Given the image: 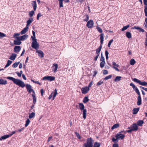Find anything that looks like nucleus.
I'll return each mask as SVG.
<instances>
[{
	"label": "nucleus",
	"mask_w": 147,
	"mask_h": 147,
	"mask_svg": "<svg viewBox=\"0 0 147 147\" xmlns=\"http://www.w3.org/2000/svg\"><path fill=\"white\" fill-rule=\"evenodd\" d=\"M6 78L12 81L14 84L19 86L20 87L23 88L26 86L27 90L29 93H30L32 92L33 93L35 94L34 91L32 88V87L30 85L27 84L25 85L24 82L18 79H15L12 77L9 76L7 77Z\"/></svg>",
	"instance_id": "obj_1"
},
{
	"label": "nucleus",
	"mask_w": 147,
	"mask_h": 147,
	"mask_svg": "<svg viewBox=\"0 0 147 147\" xmlns=\"http://www.w3.org/2000/svg\"><path fill=\"white\" fill-rule=\"evenodd\" d=\"M32 33L33 36H32L31 37L32 40L31 46L34 49H36L38 47V44L37 42V39H36L35 33V32L32 31Z\"/></svg>",
	"instance_id": "obj_2"
},
{
	"label": "nucleus",
	"mask_w": 147,
	"mask_h": 147,
	"mask_svg": "<svg viewBox=\"0 0 147 147\" xmlns=\"http://www.w3.org/2000/svg\"><path fill=\"white\" fill-rule=\"evenodd\" d=\"M125 137V135L124 134H122L121 133L119 132L115 136V137L116 138H113L112 139V140L113 142L116 143L118 142V140L123 139Z\"/></svg>",
	"instance_id": "obj_3"
},
{
	"label": "nucleus",
	"mask_w": 147,
	"mask_h": 147,
	"mask_svg": "<svg viewBox=\"0 0 147 147\" xmlns=\"http://www.w3.org/2000/svg\"><path fill=\"white\" fill-rule=\"evenodd\" d=\"M104 36V34H101L100 35V45L98 48L96 49V53L97 55L99 54V53L101 50L102 47V44L103 43Z\"/></svg>",
	"instance_id": "obj_4"
},
{
	"label": "nucleus",
	"mask_w": 147,
	"mask_h": 147,
	"mask_svg": "<svg viewBox=\"0 0 147 147\" xmlns=\"http://www.w3.org/2000/svg\"><path fill=\"white\" fill-rule=\"evenodd\" d=\"M93 140L92 138H87L86 142L84 144L83 147H93Z\"/></svg>",
	"instance_id": "obj_5"
},
{
	"label": "nucleus",
	"mask_w": 147,
	"mask_h": 147,
	"mask_svg": "<svg viewBox=\"0 0 147 147\" xmlns=\"http://www.w3.org/2000/svg\"><path fill=\"white\" fill-rule=\"evenodd\" d=\"M133 80L135 82L138 83L140 85L143 86H146L147 85V82H142L136 78H134Z\"/></svg>",
	"instance_id": "obj_6"
},
{
	"label": "nucleus",
	"mask_w": 147,
	"mask_h": 147,
	"mask_svg": "<svg viewBox=\"0 0 147 147\" xmlns=\"http://www.w3.org/2000/svg\"><path fill=\"white\" fill-rule=\"evenodd\" d=\"M39 45L38 44V48L36 49H35L36 51V53H38V55L39 57H40L41 58H42L44 57V53L41 50H38V49L39 48Z\"/></svg>",
	"instance_id": "obj_7"
},
{
	"label": "nucleus",
	"mask_w": 147,
	"mask_h": 147,
	"mask_svg": "<svg viewBox=\"0 0 147 147\" xmlns=\"http://www.w3.org/2000/svg\"><path fill=\"white\" fill-rule=\"evenodd\" d=\"M138 96L137 98L138 101L137 102V105H140L141 104V98L140 92L138 90L136 92Z\"/></svg>",
	"instance_id": "obj_8"
},
{
	"label": "nucleus",
	"mask_w": 147,
	"mask_h": 147,
	"mask_svg": "<svg viewBox=\"0 0 147 147\" xmlns=\"http://www.w3.org/2000/svg\"><path fill=\"white\" fill-rule=\"evenodd\" d=\"M45 80L50 81H51L55 80V77L51 76H45L43 78L42 80Z\"/></svg>",
	"instance_id": "obj_9"
},
{
	"label": "nucleus",
	"mask_w": 147,
	"mask_h": 147,
	"mask_svg": "<svg viewBox=\"0 0 147 147\" xmlns=\"http://www.w3.org/2000/svg\"><path fill=\"white\" fill-rule=\"evenodd\" d=\"M94 24L93 21L90 20L87 22L86 26L88 28H91L93 27Z\"/></svg>",
	"instance_id": "obj_10"
},
{
	"label": "nucleus",
	"mask_w": 147,
	"mask_h": 147,
	"mask_svg": "<svg viewBox=\"0 0 147 147\" xmlns=\"http://www.w3.org/2000/svg\"><path fill=\"white\" fill-rule=\"evenodd\" d=\"M89 90L90 89L87 86H85L82 88L81 90L83 94H86L88 92Z\"/></svg>",
	"instance_id": "obj_11"
},
{
	"label": "nucleus",
	"mask_w": 147,
	"mask_h": 147,
	"mask_svg": "<svg viewBox=\"0 0 147 147\" xmlns=\"http://www.w3.org/2000/svg\"><path fill=\"white\" fill-rule=\"evenodd\" d=\"M28 36L26 34H25L20 37H17L16 38L18 40L23 41L28 37Z\"/></svg>",
	"instance_id": "obj_12"
},
{
	"label": "nucleus",
	"mask_w": 147,
	"mask_h": 147,
	"mask_svg": "<svg viewBox=\"0 0 147 147\" xmlns=\"http://www.w3.org/2000/svg\"><path fill=\"white\" fill-rule=\"evenodd\" d=\"M145 6L144 7V11L145 16H147V0H143Z\"/></svg>",
	"instance_id": "obj_13"
},
{
	"label": "nucleus",
	"mask_w": 147,
	"mask_h": 147,
	"mask_svg": "<svg viewBox=\"0 0 147 147\" xmlns=\"http://www.w3.org/2000/svg\"><path fill=\"white\" fill-rule=\"evenodd\" d=\"M21 49V47L20 46H16L14 49V52L18 53H19Z\"/></svg>",
	"instance_id": "obj_14"
},
{
	"label": "nucleus",
	"mask_w": 147,
	"mask_h": 147,
	"mask_svg": "<svg viewBox=\"0 0 147 147\" xmlns=\"http://www.w3.org/2000/svg\"><path fill=\"white\" fill-rule=\"evenodd\" d=\"M53 69L52 71L54 73L56 72L57 70L58 67V65L57 64L54 63L53 65Z\"/></svg>",
	"instance_id": "obj_15"
},
{
	"label": "nucleus",
	"mask_w": 147,
	"mask_h": 147,
	"mask_svg": "<svg viewBox=\"0 0 147 147\" xmlns=\"http://www.w3.org/2000/svg\"><path fill=\"white\" fill-rule=\"evenodd\" d=\"M133 131H136L138 129V127L136 123H133L132 125V128Z\"/></svg>",
	"instance_id": "obj_16"
},
{
	"label": "nucleus",
	"mask_w": 147,
	"mask_h": 147,
	"mask_svg": "<svg viewBox=\"0 0 147 147\" xmlns=\"http://www.w3.org/2000/svg\"><path fill=\"white\" fill-rule=\"evenodd\" d=\"M28 27L26 26L21 32L20 33L21 34H25L28 30Z\"/></svg>",
	"instance_id": "obj_17"
},
{
	"label": "nucleus",
	"mask_w": 147,
	"mask_h": 147,
	"mask_svg": "<svg viewBox=\"0 0 147 147\" xmlns=\"http://www.w3.org/2000/svg\"><path fill=\"white\" fill-rule=\"evenodd\" d=\"M7 83V81L3 79H0V84L2 85H5Z\"/></svg>",
	"instance_id": "obj_18"
},
{
	"label": "nucleus",
	"mask_w": 147,
	"mask_h": 147,
	"mask_svg": "<svg viewBox=\"0 0 147 147\" xmlns=\"http://www.w3.org/2000/svg\"><path fill=\"white\" fill-rule=\"evenodd\" d=\"M130 85L132 87L133 89L134 90L135 92L139 90L137 87L133 83H131L130 84Z\"/></svg>",
	"instance_id": "obj_19"
},
{
	"label": "nucleus",
	"mask_w": 147,
	"mask_h": 147,
	"mask_svg": "<svg viewBox=\"0 0 147 147\" xmlns=\"http://www.w3.org/2000/svg\"><path fill=\"white\" fill-rule=\"evenodd\" d=\"M32 6L33 7L34 10L36 11L37 7V4L36 1H33L32 3Z\"/></svg>",
	"instance_id": "obj_20"
},
{
	"label": "nucleus",
	"mask_w": 147,
	"mask_h": 147,
	"mask_svg": "<svg viewBox=\"0 0 147 147\" xmlns=\"http://www.w3.org/2000/svg\"><path fill=\"white\" fill-rule=\"evenodd\" d=\"M83 112V117L84 119H85L86 118V116L87 114V110L86 109L82 110Z\"/></svg>",
	"instance_id": "obj_21"
},
{
	"label": "nucleus",
	"mask_w": 147,
	"mask_h": 147,
	"mask_svg": "<svg viewBox=\"0 0 147 147\" xmlns=\"http://www.w3.org/2000/svg\"><path fill=\"white\" fill-rule=\"evenodd\" d=\"M33 19L32 18H30L29 20L27 21V24L26 26L28 27L29 25L32 22Z\"/></svg>",
	"instance_id": "obj_22"
},
{
	"label": "nucleus",
	"mask_w": 147,
	"mask_h": 147,
	"mask_svg": "<svg viewBox=\"0 0 147 147\" xmlns=\"http://www.w3.org/2000/svg\"><path fill=\"white\" fill-rule=\"evenodd\" d=\"M79 107L81 111H82L84 109H85V107L83 103H79Z\"/></svg>",
	"instance_id": "obj_23"
},
{
	"label": "nucleus",
	"mask_w": 147,
	"mask_h": 147,
	"mask_svg": "<svg viewBox=\"0 0 147 147\" xmlns=\"http://www.w3.org/2000/svg\"><path fill=\"white\" fill-rule=\"evenodd\" d=\"M32 97L33 99V103L34 104H35L36 102V96L35 95V94H32Z\"/></svg>",
	"instance_id": "obj_24"
},
{
	"label": "nucleus",
	"mask_w": 147,
	"mask_h": 147,
	"mask_svg": "<svg viewBox=\"0 0 147 147\" xmlns=\"http://www.w3.org/2000/svg\"><path fill=\"white\" fill-rule=\"evenodd\" d=\"M16 56V54L14 53H12V55L10 56L9 59L12 60H14L15 59Z\"/></svg>",
	"instance_id": "obj_25"
},
{
	"label": "nucleus",
	"mask_w": 147,
	"mask_h": 147,
	"mask_svg": "<svg viewBox=\"0 0 147 147\" xmlns=\"http://www.w3.org/2000/svg\"><path fill=\"white\" fill-rule=\"evenodd\" d=\"M139 108H138L134 109L133 110V113L134 114H136L139 110Z\"/></svg>",
	"instance_id": "obj_26"
},
{
	"label": "nucleus",
	"mask_w": 147,
	"mask_h": 147,
	"mask_svg": "<svg viewBox=\"0 0 147 147\" xmlns=\"http://www.w3.org/2000/svg\"><path fill=\"white\" fill-rule=\"evenodd\" d=\"M144 123V121L142 120H139L137 122V125L139 126H142Z\"/></svg>",
	"instance_id": "obj_27"
},
{
	"label": "nucleus",
	"mask_w": 147,
	"mask_h": 147,
	"mask_svg": "<svg viewBox=\"0 0 147 147\" xmlns=\"http://www.w3.org/2000/svg\"><path fill=\"white\" fill-rule=\"evenodd\" d=\"M20 40H14V44L15 45H20L21 43Z\"/></svg>",
	"instance_id": "obj_28"
},
{
	"label": "nucleus",
	"mask_w": 147,
	"mask_h": 147,
	"mask_svg": "<svg viewBox=\"0 0 147 147\" xmlns=\"http://www.w3.org/2000/svg\"><path fill=\"white\" fill-rule=\"evenodd\" d=\"M35 113L34 112H32L31 113L29 114V118L31 119L34 118L35 117Z\"/></svg>",
	"instance_id": "obj_29"
},
{
	"label": "nucleus",
	"mask_w": 147,
	"mask_h": 147,
	"mask_svg": "<svg viewBox=\"0 0 147 147\" xmlns=\"http://www.w3.org/2000/svg\"><path fill=\"white\" fill-rule=\"evenodd\" d=\"M119 126V124L116 123L114 124L111 127V129L113 130L115 128H117Z\"/></svg>",
	"instance_id": "obj_30"
},
{
	"label": "nucleus",
	"mask_w": 147,
	"mask_h": 147,
	"mask_svg": "<svg viewBox=\"0 0 147 147\" xmlns=\"http://www.w3.org/2000/svg\"><path fill=\"white\" fill-rule=\"evenodd\" d=\"M89 100V99L88 98V97L85 96L84 97L83 99V102L84 103H86Z\"/></svg>",
	"instance_id": "obj_31"
},
{
	"label": "nucleus",
	"mask_w": 147,
	"mask_h": 147,
	"mask_svg": "<svg viewBox=\"0 0 147 147\" xmlns=\"http://www.w3.org/2000/svg\"><path fill=\"white\" fill-rule=\"evenodd\" d=\"M136 63V61L135 60L132 59H131L130 61V64L131 65H134Z\"/></svg>",
	"instance_id": "obj_32"
},
{
	"label": "nucleus",
	"mask_w": 147,
	"mask_h": 147,
	"mask_svg": "<svg viewBox=\"0 0 147 147\" xmlns=\"http://www.w3.org/2000/svg\"><path fill=\"white\" fill-rule=\"evenodd\" d=\"M12 63V61L9 60H8L7 62V63L5 66V68L9 66Z\"/></svg>",
	"instance_id": "obj_33"
},
{
	"label": "nucleus",
	"mask_w": 147,
	"mask_h": 147,
	"mask_svg": "<svg viewBox=\"0 0 147 147\" xmlns=\"http://www.w3.org/2000/svg\"><path fill=\"white\" fill-rule=\"evenodd\" d=\"M126 36L129 38H130L131 37V33L128 32H126Z\"/></svg>",
	"instance_id": "obj_34"
},
{
	"label": "nucleus",
	"mask_w": 147,
	"mask_h": 147,
	"mask_svg": "<svg viewBox=\"0 0 147 147\" xmlns=\"http://www.w3.org/2000/svg\"><path fill=\"white\" fill-rule=\"evenodd\" d=\"M121 76H117L116 77L114 80L115 82H118L121 80Z\"/></svg>",
	"instance_id": "obj_35"
},
{
	"label": "nucleus",
	"mask_w": 147,
	"mask_h": 147,
	"mask_svg": "<svg viewBox=\"0 0 147 147\" xmlns=\"http://www.w3.org/2000/svg\"><path fill=\"white\" fill-rule=\"evenodd\" d=\"M9 137V135H5L4 136H1V140H5Z\"/></svg>",
	"instance_id": "obj_36"
},
{
	"label": "nucleus",
	"mask_w": 147,
	"mask_h": 147,
	"mask_svg": "<svg viewBox=\"0 0 147 147\" xmlns=\"http://www.w3.org/2000/svg\"><path fill=\"white\" fill-rule=\"evenodd\" d=\"M59 1V7H63V2L65 0H58Z\"/></svg>",
	"instance_id": "obj_37"
},
{
	"label": "nucleus",
	"mask_w": 147,
	"mask_h": 147,
	"mask_svg": "<svg viewBox=\"0 0 147 147\" xmlns=\"http://www.w3.org/2000/svg\"><path fill=\"white\" fill-rule=\"evenodd\" d=\"M30 123V121L29 119H28L26 121V124H25V127H26L29 125Z\"/></svg>",
	"instance_id": "obj_38"
},
{
	"label": "nucleus",
	"mask_w": 147,
	"mask_h": 147,
	"mask_svg": "<svg viewBox=\"0 0 147 147\" xmlns=\"http://www.w3.org/2000/svg\"><path fill=\"white\" fill-rule=\"evenodd\" d=\"M96 29L99 33L102 34V30L100 27L97 26L96 27Z\"/></svg>",
	"instance_id": "obj_39"
},
{
	"label": "nucleus",
	"mask_w": 147,
	"mask_h": 147,
	"mask_svg": "<svg viewBox=\"0 0 147 147\" xmlns=\"http://www.w3.org/2000/svg\"><path fill=\"white\" fill-rule=\"evenodd\" d=\"M100 145L99 143L95 142L94 144L93 147H100Z\"/></svg>",
	"instance_id": "obj_40"
},
{
	"label": "nucleus",
	"mask_w": 147,
	"mask_h": 147,
	"mask_svg": "<svg viewBox=\"0 0 147 147\" xmlns=\"http://www.w3.org/2000/svg\"><path fill=\"white\" fill-rule=\"evenodd\" d=\"M129 27V25H127L125 26H123V27L121 29V31H123L125 30Z\"/></svg>",
	"instance_id": "obj_41"
},
{
	"label": "nucleus",
	"mask_w": 147,
	"mask_h": 147,
	"mask_svg": "<svg viewBox=\"0 0 147 147\" xmlns=\"http://www.w3.org/2000/svg\"><path fill=\"white\" fill-rule=\"evenodd\" d=\"M20 63V62H15V63L13 65L12 67L14 68L16 67H17L18 64Z\"/></svg>",
	"instance_id": "obj_42"
},
{
	"label": "nucleus",
	"mask_w": 147,
	"mask_h": 147,
	"mask_svg": "<svg viewBox=\"0 0 147 147\" xmlns=\"http://www.w3.org/2000/svg\"><path fill=\"white\" fill-rule=\"evenodd\" d=\"M75 133L76 135V136L79 139H80L81 138V136H80V135L79 134V133L76 132H75Z\"/></svg>",
	"instance_id": "obj_43"
},
{
	"label": "nucleus",
	"mask_w": 147,
	"mask_h": 147,
	"mask_svg": "<svg viewBox=\"0 0 147 147\" xmlns=\"http://www.w3.org/2000/svg\"><path fill=\"white\" fill-rule=\"evenodd\" d=\"M112 77V75H110L104 78V80H106L109 79L111 78Z\"/></svg>",
	"instance_id": "obj_44"
},
{
	"label": "nucleus",
	"mask_w": 147,
	"mask_h": 147,
	"mask_svg": "<svg viewBox=\"0 0 147 147\" xmlns=\"http://www.w3.org/2000/svg\"><path fill=\"white\" fill-rule=\"evenodd\" d=\"M109 53L106 50L105 51V55L106 56V59L107 60L108 59L109 57H108V54Z\"/></svg>",
	"instance_id": "obj_45"
},
{
	"label": "nucleus",
	"mask_w": 147,
	"mask_h": 147,
	"mask_svg": "<svg viewBox=\"0 0 147 147\" xmlns=\"http://www.w3.org/2000/svg\"><path fill=\"white\" fill-rule=\"evenodd\" d=\"M34 13V11H32L29 12V15L30 17H32Z\"/></svg>",
	"instance_id": "obj_46"
},
{
	"label": "nucleus",
	"mask_w": 147,
	"mask_h": 147,
	"mask_svg": "<svg viewBox=\"0 0 147 147\" xmlns=\"http://www.w3.org/2000/svg\"><path fill=\"white\" fill-rule=\"evenodd\" d=\"M57 94V90L56 89H55V92L53 95V100L54 99L55 97L56 96V95Z\"/></svg>",
	"instance_id": "obj_47"
},
{
	"label": "nucleus",
	"mask_w": 147,
	"mask_h": 147,
	"mask_svg": "<svg viewBox=\"0 0 147 147\" xmlns=\"http://www.w3.org/2000/svg\"><path fill=\"white\" fill-rule=\"evenodd\" d=\"M100 61L102 62H105L104 57L103 56L102 54L101 55V57L100 59Z\"/></svg>",
	"instance_id": "obj_48"
},
{
	"label": "nucleus",
	"mask_w": 147,
	"mask_h": 147,
	"mask_svg": "<svg viewBox=\"0 0 147 147\" xmlns=\"http://www.w3.org/2000/svg\"><path fill=\"white\" fill-rule=\"evenodd\" d=\"M6 36V34H5L3 33L0 32V38L2 37H5Z\"/></svg>",
	"instance_id": "obj_49"
},
{
	"label": "nucleus",
	"mask_w": 147,
	"mask_h": 147,
	"mask_svg": "<svg viewBox=\"0 0 147 147\" xmlns=\"http://www.w3.org/2000/svg\"><path fill=\"white\" fill-rule=\"evenodd\" d=\"M31 81L32 82H33L34 83L40 85H41L40 83L38 81H35L32 80H31Z\"/></svg>",
	"instance_id": "obj_50"
},
{
	"label": "nucleus",
	"mask_w": 147,
	"mask_h": 147,
	"mask_svg": "<svg viewBox=\"0 0 147 147\" xmlns=\"http://www.w3.org/2000/svg\"><path fill=\"white\" fill-rule=\"evenodd\" d=\"M84 17H85V19L84 20V21L87 22L89 20L88 15L87 14Z\"/></svg>",
	"instance_id": "obj_51"
},
{
	"label": "nucleus",
	"mask_w": 147,
	"mask_h": 147,
	"mask_svg": "<svg viewBox=\"0 0 147 147\" xmlns=\"http://www.w3.org/2000/svg\"><path fill=\"white\" fill-rule=\"evenodd\" d=\"M105 62H102L100 63V66L101 68H103L104 66V64Z\"/></svg>",
	"instance_id": "obj_52"
},
{
	"label": "nucleus",
	"mask_w": 147,
	"mask_h": 147,
	"mask_svg": "<svg viewBox=\"0 0 147 147\" xmlns=\"http://www.w3.org/2000/svg\"><path fill=\"white\" fill-rule=\"evenodd\" d=\"M42 16L41 13H38L37 15V20H38L39 19V18Z\"/></svg>",
	"instance_id": "obj_53"
},
{
	"label": "nucleus",
	"mask_w": 147,
	"mask_h": 147,
	"mask_svg": "<svg viewBox=\"0 0 147 147\" xmlns=\"http://www.w3.org/2000/svg\"><path fill=\"white\" fill-rule=\"evenodd\" d=\"M113 39H111V40H110V41L109 42L108 44V47H110V46H111V44L113 42Z\"/></svg>",
	"instance_id": "obj_54"
},
{
	"label": "nucleus",
	"mask_w": 147,
	"mask_h": 147,
	"mask_svg": "<svg viewBox=\"0 0 147 147\" xmlns=\"http://www.w3.org/2000/svg\"><path fill=\"white\" fill-rule=\"evenodd\" d=\"M103 82L101 80L98 82L97 84V86H100L101 84L103 83Z\"/></svg>",
	"instance_id": "obj_55"
},
{
	"label": "nucleus",
	"mask_w": 147,
	"mask_h": 147,
	"mask_svg": "<svg viewBox=\"0 0 147 147\" xmlns=\"http://www.w3.org/2000/svg\"><path fill=\"white\" fill-rule=\"evenodd\" d=\"M133 29H136L137 30H139L141 29V28L139 27L138 26H134V27H132Z\"/></svg>",
	"instance_id": "obj_56"
},
{
	"label": "nucleus",
	"mask_w": 147,
	"mask_h": 147,
	"mask_svg": "<svg viewBox=\"0 0 147 147\" xmlns=\"http://www.w3.org/2000/svg\"><path fill=\"white\" fill-rule=\"evenodd\" d=\"M108 71L107 70H104L103 71V74L104 75H106L108 74Z\"/></svg>",
	"instance_id": "obj_57"
},
{
	"label": "nucleus",
	"mask_w": 147,
	"mask_h": 147,
	"mask_svg": "<svg viewBox=\"0 0 147 147\" xmlns=\"http://www.w3.org/2000/svg\"><path fill=\"white\" fill-rule=\"evenodd\" d=\"M16 132V131H13L9 135V137L11 136H12L13 134H15Z\"/></svg>",
	"instance_id": "obj_58"
},
{
	"label": "nucleus",
	"mask_w": 147,
	"mask_h": 147,
	"mask_svg": "<svg viewBox=\"0 0 147 147\" xmlns=\"http://www.w3.org/2000/svg\"><path fill=\"white\" fill-rule=\"evenodd\" d=\"M145 23H144V25H145V27H147V18H146L145 20Z\"/></svg>",
	"instance_id": "obj_59"
},
{
	"label": "nucleus",
	"mask_w": 147,
	"mask_h": 147,
	"mask_svg": "<svg viewBox=\"0 0 147 147\" xmlns=\"http://www.w3.org/2000/svg\"><path fill=\"white\" fill-rule=\"evenodd\" d=\"M112 65L114 66H116L117 67H119V65L116 64V63L114 62H113L112 63Z\"/></svg>",
	"instance_id": "obj_60"
},
{
	"label": "nucleus",
	"mask_w": 147,
	"mask_h": 147,
	"mask_svg": "<svg viewBox=\"0 0 147 147\" xmlns=\"http://www.w3.org/2000/svg\"><path fill=\"white\" fill-rule=\"evenodd\" d=\"M92 85V82H91L89 84L88 86L87 87L88 88L90 89V88L91 87Z\"/></svg>",
	"instance_id": "obj_61"
},
{
	"label": "nucleus",
	"mask_w": 147,
	"mask_h": 147,
	"mask_svg": "<svg viewBox=\"0 0 147 147\" xmlns=\"http://www.w3.org/2000/svg\"><path fill=\"white\" fill-rule=\"evenodd\" d=\"M146 38L145 42V44L146 46L147 47V33L146 34Z\"/></svg>",
	"instance_id": "obj_62"
},
{
	"label": "nucleus",
	"mask_w": 147,
	"mask_h": 147,
	"mask_svg": "<svg viewBox=\"0 0 147 147\" xmlns=\"http://www.w3.org/2000/svg\"><path fill=\"white\" fill-rule=\"evenodd\" d=\"M20 33H15L14 35H13V37L14 38H15V37H16L17 36H19V35H20Z\"/></svg>",
	"instance_id": "obj_63"
},
{
	"label": "nucleus",
	"mask_w": 147,
	"mask_h": 147,
	"mask_svg": "<svg viewBox=\"0 0 147 147\" xmlns=\"http://www.w3.org/2000/svg\"><path fill=\"white\" fill-rule=\"evenodd\" d=\"M113 147H119V145L117 144H114L113 145Z\"/></svg>",
	"instance_id": "obj_64"
}]
</instances>
